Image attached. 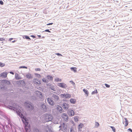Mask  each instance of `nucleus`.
Returning <instances> with one entry per match:
<instances>
[{
  "mask_svg": "<svg viewBox=\"0 0 132 132\" xmlns=\"http://www.w3.org/2000/svg\"><path fill=\"white\" fill-rule=\"evenodd\" d=\"M15 42V41L14 40V41H12V42L13 43H14V42Z\"/></svg>",
  "mask_w": 132,
  "mask_h": 132,
  "instance_id": "864d4df0",
  "label": "nucleus"
},
{
  "mask_svg": "<svg viewBox=\"0 0 132 132\" xmlns=\"http://www.w3.org/2000/svg\"><path fill=\"white\" fill-rule=\"evenodd\" d=\"M40 70H41L40 68H37L35 69V70L36 71H40Z\"/></svg>",
  "mask_w": 132,
  "mask_h": 132,
  "instance_id": "e433bc0d",
  "label": "nucleus"
},
{
  "mask_svg": "<svg viewBox=\"0 0 132 132\" xmlns=\"http://www.w3.org/2000/svg\"><path fill=\"white\" fill-rule=\"evenodd\" d=\"M35 74L37 77H40V75L39 74H38L37 73H35Z\"/></svg>",
  "mask_w": 132,
  "mask_h": 132,
  "instance_id": "4c0bfd02",
  "label": "nucleus"
},
{
  "mask_svg": "<svg viewBox=\"0 0 132 132\" xmlns=\"http://www.w3.org/2000/svg\"><path fill=\"white\" fill-rule=\"evenodd\" d=\"M47 79H48L49 80L52 81L53 80V77L50 75H48L47 76Z\"/></svg>",
  "mask_w": 132,
  "mask_h": 132,
  "instance_id": "4be33fe9",
  "label": "nucleus"
},
{
  "mask_svg": "<svg viewBox=\"0 0 132 132\" xmlns=\"http://www.w3.org/2000/svg\"><path fill=\"white\" fill-rule=\"evenodd\" d=\"M43 118V121L44 122H46L51 121L53 118V117L52 114H45L44 115Z\"/></svg>",
  "mask_w": 132,
  "mask_h": 132,
  "instance_id": "f03ea898",
  "label": "nucleus"
},
{
  "mask_svg": "<svg viewBox=\"0 0 132 132\" xmlns=\"http://www.w3.org/2000/svg\"><path fill=\"white\" fill-rule=\"evenodd\" d=\"M70 102L72 104H75L76 102V99L74 98H71L70 99Z\"/></svg>",
  "mask_w": 132,
  "mask_h": 132,
  "instance_id": "aec40b11",
  "label": "nucleus"
},
{
  "mask_svg": "<svg viewBox=\"0 0 132 132\" xmlns=\"http://www.w3.org/2000/svg\"><path fill=\"white\" fill-rule=\"evenodd\" d=\"M41 110L42 111L44 112H45L47 111V108L46 106L43 104L41 105Z\"/></svg>",
  "mask_w": 132,
  "mask_h": 132,
  "instance_id": "9d476101",
  "label": "nucleus"
},
{
  "mask_svg": "<svg viewBox=\"0 0 132 132\" xmlns=\"http://www.w3.org/2000/svg\"><path fill=\"white\" fill-rule=\"evenodd\" d=\"M60 127H61L64 130L66 129L67 128V126L64 123L61 124Z\"/></svg>",
  "mask_w": 132,
  "mask_h": 132,
  "instance_id": "f3484780",
  "label": "nucleus"
},
{
  "mask_svg": "<svg viewBox=\"0 0 132 132\" xmlns=\"http://www.w3.org/2000/svg\"><path fill=\"white\" fill-rule=\"evenodd\" d=\"M46 132H52V130L49 128H48V130H47Z\"/></svg>",
  "mask_w": 132,
  "mask_h": 132,
  "instance_id": "c9c22d12",
  "label": "nucleus"
},
{
  "mask_svg": "<svg viewBox=\"0 0 132 132\" xmlns=\"http://www.w3.org/2000/svg\"><path fill=\"white\" fill-rule=\"evenodd\" d=\"M97 93L98 92L97 90L96 89L94 91H93L92 92V95L94 94H97Z\"/></svg>",
  "mask_w": 132,
  "mask_h": 132,
  "instance_id": "cd10ccee",
  "label": "nucleus"
},
{
  "mask_svg": "<svg viewBox=\"0 0 132 132\" xmlns=\"http://www.w3.org/2000/svg\"><path fill=\"white\" fill-rule=\"evenodd\" d=\"M33 81L34 84L37 85H39L41 84L40 81V80L36 78L34 79Z\"/></svg>",
  "mask_w": 132,
  "mask_h": 132,
  "instance_id": "423d86ee",
  "label": "nucleus"
},
{
  "mask_svg": "<svg viewBox=\"0 0 132 132\" xmlns=\"http://www.w3.org/2000/svg\"><path fill=\"white\" fill-rule=\"evenodd\" d=\"M68 114L69 116H72L74 115L75 112L73 110L70 109L68 111Z\"/></svg>",
  "mask_w": 132,
  "mask_h": 132,
  "instance_id": "1a4fd4ad",
  "label": "nucleus"
},
{
  "mask_svg": "<svg viewBox=\"0 0 132 132\" xmlns=\"http://www.w3.org/2000/svg\"><path fill=\"white\" fill-rule=\"evenodd\" d=\"M13 38H10L9 39V40L10 41H11V40H12L13 39Z\"/></svg>",
  "mask_w": 132,
  "mask_h": 132,
  "instance_id": "8fccbe9b",
  "label": "nucleus"
},
{
  "mask_svg": "<svg viewBox=\"0 0 132 132\" xmlns=\"http://www.w3.org/2000/svg\"><path fill=\"white\" fill-rule=\"evenodd\" d=\"M57 111L58 112L61 113L62 112V108L61 106L59 105H57Z\"/></svg>",
  "mask_w": 132,
  "mask_h": 132,
  "instance_id": "f8f14e48",
  "label": "nucleus"
},
{
  "mask_svg": "<svg viewBox=\"0 0 132 132\" xmlns=\"http://www.w3.org/2000/svg\"><path fill=\"white\" fill-rule=\"evenodd\" d=\"M26 77L29 79H31L32 78V75L30 73H28L26 75Z\"/></svg>",
  "mask_w": 132,
  "mask_h": 132,
  "instance_id": "6ab92c4d",
  "label": "nucleus"
},
{
  "mask_svg": "<svg viewBox=\"0 0 132 132\" xmlns=\"http://www.w3.org/2000/svg\"><path fill=\"white\" fill-rule=\"evenodd\" d=\"M42 81L44 82L47 83L48 82V80L46 79L45 78H44L42 79Z\"/></svg>",
  "mask_w": 132,
  "mask_h": 132,
  "instance_id": "c85d7f7f",
  "label": "nucleus"
},
{
  "mask_svg": "<svg viewBox=\"0 0 132 132\" xmlns=\"http://www.w3.org/2000/svg\"><path fill=\"white\" fill-rule=\"evenodd\" d=\"M74 119L75 121L77 122L78 120V117L77 116H75Z\"/></svg>",
  "mask_w": 132,
  "mask_h": 132,
  "instance_id": "bb28decb",
  "label": "nucleus"
},
{
  "mask_svg": "<svg viewBox=\"0 0 132 132\" xmlns=\"http://www.w3.org/2000/svg\"><path fill=\"white\" fill-rule=\"evenodd\" d=\"M56 54V55H57L59 56H62V55H61V54H60V53H56V54Z\"/></svg>",
  "mask_w": 132,
  "mask_h": 132,
  "instance_id": "58836bf2",
  "label": "nucleus"
},
{
  "mask_svg": "<svg viewBox=\"0 0 132 132\" xmlns=\"http://www.w3.org/2000/svg\"><path fill=\"white\" fill-rule=\"evenodd\" d=\"M60 96L61 97L67 99H69L71 97V95L68 93L61 94Z\"/></svg>",
  "mask_w": 132,
  "mask_h": 132,
  "instance_id": "7ed1b4c3",
  "label": "nucleus"
},
{
  "mask_svg": "<svg viewBox=\"0 0 132 132\" xmlns=\"http://www.w3.org/2000/svg\"><path fill=\"white\" fill-rule=\"evenodd\" d=\"M73 131L72 130H71V132H72Z\"/></svg>",
  "mask_w": 132,
  "mask_h": 132,
  "instance_id": "603ef678",
  "label": "nucleus"
},
{
  "mask_svg": "<svg viewBox=\"0 0 132 132\" xmlns=\"http://www.w3.org/2000/svg\"><path fill=\"white\" fill-rule=\"evenodd\" d=\"M83 91L85 93L86 97H87L88 96L89 92L87 90L84 89H83Z\"/></svg>",
  "mask_w": 132,
  "mask_h": 132,
  "instance_id": "a211bd4d",
  "label": "nucleus"
},
{
  "mask_svg": "<svg viewBox=\"0 0 132 132\" xmlns=\"http://www.w3.org/2000/svg\"><path fill=\"white\" fill-rule=\"evenodd\" d=\"M51 98L52 99H53L54 102L57 101L59 99V96L56 95H53Z\"/></svg>",
  "mask_w": 132,
  "mask_h": 132,
  "instance_id": "0eeeda50",
  "label": "nucleus"
},
{
  "mask_svg": "<svg viewBox=\"0 0 132 132\" xmlns=\"http://www.w3.org/2000/svg\"><path fill=\"white\" fill-rule=\"evenodd\" d=\"M5 65V64L4 63H3L2 62H0V66L2 67L4 66Z\"/></svg>",
  "mask_w": 132,
  "mask_h": 132,
  "instance_id": "2f4dec72",
  "label": "nucleus"
},
{
  "mask_svg": "<svg viewBox=\"0 0 132 132\" xmlns=\"http://www.w3.org/2000/svg\"><path fill=\"white\" fill-rule=\"evenodd\" d=\"M23 39H29V40H31V39L29 38V37L27 36V35H24L23 36Z\"/></svg>",
  "mask_w": 132,
  "mask_h": 132,
  "instance_id": "5701e85b",
  "label": "nucleus"
},
{
  "mask_svg": "<svg viewBox=\"0 0 132 132\" xmlns=\"http://www.w3.org/2000/svg\"><path fill=\"white\" fill-rule=\"evenodd\" d=\"M15 78L17 80H19L21 79V78L20 77L19 75L17 73L15 74Z\"/></svg>",
  "mask_w": 132,
  "mask_h": 132,
  "instance_id": "412c9836",
  "label": "nucleus"
},
{
  "mask_svg": "<svg viewBox=\"0 0 132 132\" xmlns=\"http://www.w3.org/2000/svg\"><path fill=\"white\" fill-rule=\"evenodd\" d=\"M24 104L28 106V107L31 110H32L34 107L31 104H30L29 103H27V102H26L24 103Z\"/></svg>",
  "mask_w": 132,
  "mask_h": 132,
  "instance_id": "ddd939ff",
  "label": "nucleus"
},
{
  "mask_svg": "<svg viewBox=\"0 0 132 132\" xmlns=\"http://www.w3.org/2000/svg\"><path fill=\"white\" fill-rule=\"evenodd\" d=\"M44 31L45 32H51V31L49 30V29H46Z\"/></svg>",
  "mask_w": 132,
  "mask_h": 132,
  "instance_id": "a19ab883",
  "label": "nucleus"
},
{
  "mask_svg": "<svg viewBox=\"0 0 132 132\" xmlns=\"http://www.w3.org/2000/svg\"><path fill=\"white\" fill-rule=\"evenodd\" d=\"M69 105L68 104L66 103H64L63 104L62 107L65 110H67V109L69 108Z\"/></svg>",
  "mask_w": 132,
  "mask_h": 132,
  "instance_id": "9b49d317",
  "label": "nucleus"
},
{
  "mask_svg": "<svg viewBox=\"0 0 132 132\" xmlns=\"http://www.w3.org/2000/svg\"><path fill=\"white\" fill-rule=\"evenodd\" d=\"M57 86L62 88H65L67 87V85L63 83H59L57 84Z\"/></svg>",
  "mask_w": 132,
  "mask_h": 132,
  "instance_id": "20e7f679",
  "label": "nucleus"
},
{
  "mask_svg": "<svg viewBox=\"0 0 132 132\" xmlns=\"http://www.w3.org/2000/svg\"><path fill=\"white\" fill-rule=\"evenodd\" d=\"M0 3L1 5H3V2L1 1H0Z\"/></svg>",
  "mask_w": 132,
  "mask_h": 132,
  "instance_id": "c03bdc74",
  "label": "nucleus"
},
{
  "mask_svg": "<svg viewBox=\"0 0 132 132\" xmlns=\"http://www.w3.org/2000/svg\"><path fill=\"white\" fill-rule=\"evenodd\" d=\"M82 127V124L81 123L79 125L78 128L79 130L81 131Z\"/></svg>",
  "mask_w": 132,
  "mask_h": 132,
  "instance_id": "b1692460",
  "label": "nucleus"
},
{
  "mask_svg": "<svg viewBox=\"0 0 132 132\" xmlns=\"http://www.w3.org/2000/svg\"><path fill=\"white\" fill-rule=\"evenodd\" d=\"M55 81H56L59 82V81H62L61 79H60L58 78H56L55 79Z\"/></svg>",
  "mask_w": 132,
  "mask_h": 132,
  "instance_id": "393cba45",
  "label": "nucleus"
},
{
  "mask_svg": "<svg viewBox=\"0 0 132 132\" xmlns=\"http://www.w3.org/2000/svg\"><path fill=\"white\" fill-rule=\"evenodd\" d=\"M99 124L97 122H96L95 123V125L96 126V127H98L99 126Z\"/></svg>",
  "mask_w": 132,
  "mask_h": 132,
  "instance_id": "7c9ffc66",
  "label": "nucleus"
},
{
  "mask_svg": "<svg viewBox=\"0 0 132 132\" xmlns=\"http://www.w3.org/2000/svg\"><path fill=\"white\" fill-rule=\"evenodd\" d=\"M38 36L40 38V37H41V36L40 35H38Z\"/></svg>",
  "mask_w": 132,
  "mask_h": 132,
  "instance_id": "3c124183",
  "label": "nucleus"
},
{
  "mask_svg": "<svg viewBox=\"0 0 132 132\" xmlns=\"http://www.w3.org/2000/svg\"><path fill=\"white\" fill-rule=\"evenodd\" d=\"M5 39L3 38H0V41H4Z\"/></svg>",
  "mask_w": 132,
  "mask_h": 132,
  "instance_id": "ea45409f",
  "label": "nucleus"
},
{
  "mask_svg": "<svg viewBox=\"0 0 132 132\" xmlns=\"http://www.w3.org/2000/svg\"><path fill=\"white\" fill-rule=\"evenodd\" d=\"M31 37L34 38H36V37L35 36H34V35H31L30 36Z\"/></svg>",
  "mask_w": 132,
  "mask_h": 132,
  "instance_id": "a18cd8bd",
  "label": "nucleus"
},
{
  "mask_svg": "<svg viewBox=\"0 0 132 132\" xmlns=\"http://www.w3.org/2000/svg\"><path fill=\"white\" fill-rule=\"evenodd\" d=\"M19 68H25L27 69V68L25 66H21L19 67Z\"/></svg>",
  "mask_w": 132,
  "mask_h": 132,
  "instance_id": "f704fd0d",
  "label": "nucleus"
},
{
  "mask_svg": "<svg viewBox=\"0 0 132 132\" xmlns=\"http://www.w3.org/2000/svg\"><path fill=\"white\" fill-rule=\"evenodd\" d=\"M14 106V105L13 108L16 110L18 114L21 118H22V120L24 124L25 122L26 125L25 128L26 131L27 132L30 130V126L29 125H28V122L27 120H26V118L23 116L22 114L20 112L21 111L20 110V107L17 105L16 104Z\"/></svg>",
  "mask_w": 132,
  "mask_h": 132,
  "instance_id": "f257e3e1",
  "label": "nucleus"
},
{
  "mask_svg": "<svg viewBox=\"0 0 132 132\" xmlns=\"http://www.w3.org/2000/svg\"><path fill=\"white\" fill-rule=\"evenodd\" d=\"M110 127L112 128V130L114 132H115L116 130L115 128L113 126H110Z\"/></svg>",
  "mask_w": 132,
  "mask_h": 132,
  "instance_id": "c756f323",
  "label": "nucleus"
},
{
  "mask_svg": "<svg viewBox=\"0 0 132 132\" xmlns=\"http://www.w3.org/2000/svg\"><path fill=\"white\" fill-rule=\"evenodd\" d=\"M104 85L107 88H109L110 86V85L106 84H105Z\"/></svg>",
  "mask_w": 132,
  "mask_h": 132,
  "instance_id": "72a5a7b5",
  "label": "nucleus"
},
{
  "mask_svg": "<svg viewBox=\"0 0 132 132\" xmlns=\"http://www.w3.org/2000/svg\"><path fill=\"white\" fill-rule=\"evenodd\" d=\"M53 24V23H49L48 24H47V25H52Z\"/></svg>",
  "mask_w": 132,
  "mask_h": 132,
  "instance_id": "37998d69",
  "label": "nucleus"
},
{
  "mask_svg": "<svg viewBox=\"0 0 132 132\" xmlns=\"http://www.w3.org/2000/svg\"><path fill=\"white\" fill-rule=\"evenodd\" d=\"M8 73L7 72H3L0 74V77L4 78H6L7 75Z\"/></svg>",
  "mask_w": 132,
  "mask_h": 132,
  "instance_id": "dca6fc26",
  "label": "nucleus"
},
{
  "mask_svg": "<svg viewBox=\"0 0 132 132\" xmlns=\"http://www.w3.org/2000/svg\"><path fill=\"white\" fill-rule=\"evenodd\" d=\"M76 68L75 67H71L70 68L71 70H72L74 72H76L77 71Z\"/></svg>",
  "mask_w": 132,
  "mask_h": 132,
  "instance_id": "a878e982",
  "label": "nucleus"
},
{
  "mask_svg": "<svg viewBox=\"0 0 132 132\" xmlns=\"http://www.w3.org/2000/svg\"><path fill=\"white\" fill-rule=\"evenodd\" d=\"M128 131H130V132H132V129L130 128H129L128 129Z\"/></svg>",
  "mask_w": 132,
  "mask_h": 132,
  "instance_id": "79ce46f5",
  "label": "nucleus"
},
{
  "mask_svg": "<svg viewBox=\"0 0 132 132\" xmlns=\"http://www.w3.org/2000/svg\"><path fill=\"white\" fill-rule=\"evenodd\" d=\"M36 94L38 96H39L40 98H42V93L40 91H38L36 92Z\"/></svg>",
  "mask_w": 132,
  "mask_h": 132,
  "instance_id": "4468645a",
  "label": "nucleus"
},
{
  "mask_svg": "<svg viewBox=\"0 0 132 132\" xmlns=\"http://www.w3.org/2000/svg\"><path fill=\"white\" fill-rule=\"evenodd\" d=\"M36 132H39V131L38 129H36L35 130Z\"/></svg>",
  "mask_w": 132,
  "mask_h": 132,
  "instance_id": "de8ad7c7",
  "label": "nucleus"
},
{
  "mask_svg": "<svg viewBox=\"0 0 132 132\" xmlns=\"http://www.w3.org/2000/svg\"><path fill=\"white\" fill-rule=\"evenodd\" d=\"M84 50H86L85 49H84Z\"/></svg>",
  "mask_w": 132,
  "mask_h": 132,
  "instance_id": "5fc2aeb1",
  "label": "nucleus"
},
{
  "mask_svg": "<svg viewBox=\"0 0 132 132\" xmlns=\"http://www.w3.org/2000/svg\"><path fill=\"white\" fill-rule=\"evenodd\" d=\"M86 24V23H83V28H84V27H85V26L84 25H87Z\"/></svg>",
  "mask_w": 132,
  "mask_h": 132,
  "instance_id": "49530a36",
  "label": "nucleus"
},
{
  "mask_svg": "<svg viewBox=\"0 0 132 132\" xmlns=\"http://www.w3.org/2000/svg\"><path fill=\"white\" fill-rule=\"evenodd\" d=\"M124 119L125 120V121H124L123 120V124H124V122H125V127H127L128 124V120L127 119V118H124Z\"/></svg>",
  "mask_w": 132,
  "mask_h": 132,
  "instance_id": "2eb2a0df",
  "label": "nucleus"
},
{
  "mask_svg": "<svg viewBox=\"0 0 132 132\" xmlns=\"http://www.w3.org/2000/svg\"><path fill=\"white\" fill-rule=\"evenodd\" d=\"M70 82L71 83L72 85L73 86H75V83L72 81H70Z\"/></svg>",
  "mask_w": 132,
  "mask_h": 132,
  "instance_id": "473e14b6",
  "label": "nucleus"
},
{
  "mask_svg": "<svg viewBox=\"0 0 132 132\" xmlns=\"http://www.w3.org/2000/svg\"><path fill=\"white\" fill-rule=\"evenodd\" d=\"M47 101L48 103L51 105H53L54 104V102L53 100L52 99L51 97V98H48L47 100Z\"/></svg>",
  "mask_w": 132,
  "mask_h": 132,
  "instance_id": "39448f33",
  "label": "nucleus"
},
{
  "mask_svg": "<svg viewBox=\"0 0 132 132\" xmlns=\"http://www.w3.org/2000/svg\"><path fill=\"white\" fill-rule=\"evenodd\" d=\"M62 118L66 121H67L68 120V116L65 113H63L61 116Z\"/></svg>",
  "mask_w": 132,
  "mask_h": 132,
  "instance_id": "6e6552de",
  "label": "nucleus"
},
{
  "mask_svg": "<svg viewBox=\"0 0 132 132\" xmlns=\"http://www.w3.org/2000/svg\"><path fill=\"white\" fill-rule=\"evenodd\" d=\"M10 73L12 75L14 74V73L13 72H12V71L10 72Z\"/></svg>",
  "mask_w": 132,
  "mask_h": 132,
  "instance_id": "09e8293b",
  "label": "nucleus"
}]
</instances>
